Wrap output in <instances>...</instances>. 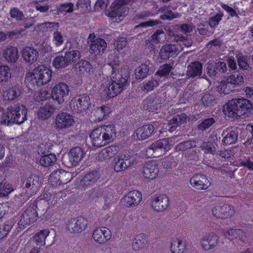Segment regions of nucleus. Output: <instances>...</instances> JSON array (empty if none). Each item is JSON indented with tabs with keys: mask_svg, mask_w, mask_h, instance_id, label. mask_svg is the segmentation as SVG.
<instances>
[{
	"mask_svg": "<svg viewBox=\"0 0 253 253\" xmlns=\"http://www.w3.org/2000/svg\"><path fill=\"white\" fill-rule=\"evenodd\" d=\"M110 65L112 68L110 78L107 79L102 84L101 88L107 97L112 98L119 94L124 90L127 83V75L126 71L123 74L122 69L116 73L117 67L119 65L118 59L110 63Z\"/></svg>",
	"mask_w": 253,
	"mask_h": 253,
	"instance_id": "1",
	"label": "nucleus"
},
{
	"mask_svg": "<svg viewBox=\"0 0 253 253\" xmlns=\"http://www.w3.org/2000/svg\"><path fill=\"white\" fill-rule=\"evenodd\" d=\"M225 115L236 118L253 113V105L248 99L243 97L233 99L226 103L223 109Z\"/></svg>",
	"mask_w": 253,
	"mask_h": 253,
	"instance_id": "2",
	"label": "nucleus"
},
{
	"mask_svg": "<svg viewBox=\"0 0 253 253\" xmlns=\"http://www.w3.org/2000/svg\"><path fill=\"white\" fill-rule=\"evenodd\" d=\"M116 127L114 125H103L90 133L91 142L94 147H101L113 142L116 138Z\"/></svg>",
	"mask_w": 253,
	"mask_h": 253,
	"instance_id": "3",
	"label": "nucleus"
},
{
	"mask_svg": "<svg viewBox=\"0 0 253 253\" xmlns=\"http://www.w3.org/2000/svg\"><path fill=\"white\" fill-rule=\"evenodd\" d=\"M131 0H116L111 4L110 10L106 15L113 22H119L128 12L125 5L130 3Z\"/></svg>",
	"mask_w": 253,
	"mask_h": 253,
	"instance_id": "4",
	"label": "nucleus"
},
{
	"mask_svg": "<svg viewBox=\"0 0 253 253\" xmlns=\"http://www.w3.org/2000/svg\"><path fill=\"white\" fill-rule=\"evenodd\" d=\"M173 139H175V137L167 138L155 141L146 149V155L157 158L165 154L170 149Z\"/></svg>",
	"mask_w": 253,
	"mask_h": 253,
	"instance_id": "5",
	"label": "nucleus"
},
{
	"mask_svg": "<svg viewBox=\"0 0 253 253\" xmlns=\"http://www.w3.org/2000/svg\"><path fill=\"white\" fill-rule=\"evenodd\" d=\"M24 188L20 195L22 201H27L31 196L35 194L41 185L39 176L34 175L28 177L24 182Z\"/></svg>",
	"mask_w": 253,
	"mask_h": 253,
	"instance_id": "6",
	"label": "nucleus"
},
{
	"mask_svg": "<svg viewBox=\"0 0 253 253\" xmlns=\"http://www.w3.org/2000/svg\"><path fill=\"white\" fill-rule=\"evenodd\" d=\"M37 209V206L35 204H32L26 208L17 223L19 229H22L26 225L33 223L37 220L38 214Z\"/></svg>",
	"mask_w": 253,
	"mask_h": 253,
	"instance_id": "7",
	"label": "nucleus"
},
{
	"mask_svg": "<svg viewBox=\"0 0 253 253\" xmlns=\"http://www.w3.org/2000/svg\"><path fill=\"white\" fill-rule=\"evenodd\" d=\"M29 74L38 86L46 84L51 78V71L42 65L37 67Z\"/></svg>",
	"mask_w": 253,
	"mask_h": 253,
	"instance_id": "8",
	"label": "nucleus"
},
{
	"mask_svg": "<svg viewBox=\"0 0 253 253\" xmlns=\"http://www.w3.org/2000/svg\"><path fill=\"white\" fill-rule=\"evenodd\" d=\"M90 106V98L85 94L74 97L70 102V107L73 113L86 111Z\"/></svg>",
	"mask_w": 253,
	"mask_h": 253,
	"instance_id": "9",
	"label": "nucleus"
},
{
	"mask_svg": "<svg viewBox=\"0 0 253 253\" xmlns=\"http://www.w3.org/2000/svg\"><path fill=\"white\" fill-rule=\"evenodd\" d=\"M87 43L89 44V52L95 56L103 53L107 47L105 40L101 38H96L94 33H91L88 37Z\"/></svg>",
	"mask_w": 253,
	"mask_h": 253,
	"instance_id": "10",
	"label": "nucleus"
},
{
	"mask_svg": "<svg viewBox=\"0 0 253 253\" xmlns=\"http://www.w3.org/2000/svg\"><path fill=\"white\" fill-rule=\"evenodd\" d=\"M87 220L82 216L72 218L67 222L66 229L70 233H81L85 230Z\"/></svg>",
	"mask_w": 253,
	"mask_h": 253,
	"instance_id": "11",
	"label": "nucleus"
},
{
	"mask_svg": "<svg viewBox=\"0 0 253 253\" xmlns=\"http://www.w3.org/2000/svg\"><path fill=\"white\" fill-rule=\"evenodd\" d=\"M219 243V237L214 233H210L202 236L199 241L201 248L205 251L215 248Z\"/></svg>",
	"mask_w": 253,
	"mask_h": 253,
	"instance_id": "12",
	"label": "nucleus"
},
{
	"mask_svg": "<svg viewBox=\"0 0 253 253\" xmlns=\"http://www.w3.org/2000/svg\"><path fill=\"white\" fill-rule=\"evenodd\" d=\"M169 206V200L166 195H155L151 198L150 207L156 212H163L167 210Z\"/></svg>",
	"mask_w": 253,
	"mask_h": 253,
	"instance_id": "13",
	"label": "nucleus"
},
{
	"mask_svg": "<svg viewBox=\"0 0 253 253\" xmlns=\"http://www.w3.org/2000/svg\"><path fill=\"white\" fill-rule=\"evenodd\" d=\"M70 88L68 85L64 83H60L53 87L51 96L52 98L56 100L59 104H61L68 96Z\"/></svg>",
	"mask_w": 253,
	"mask_h": 253,
	"instance_id": "14",
	"label": "nucleus"
},
{
	"mask_svg": "<svg viewBox=\"0 0 253 253\" xmlns=\"http://www.w3.org/2000/svg\"><path fill=\"white\" fill-rule=\"evenodd\" d=\"M74 123L73 116L66 112H61L56 117L55 127L60 130L66 129L72 126Z\"/></svg>",
	"mask_w": 253,
	"mask_h": 253,
	"instance_id": "15",
	"label": "nucleus"
},
{
	"mask_svg": "<svg viewBox=\"0 0 253 253\" xmlns=\"http://www.w3.org/2000/svg\"><path fill=\"white\" fill-rule=\"evenodd\" d=\"M164 103L163 97L158 95H151L143 101L144 108L149 112L158 113Z\"/></svg>",
	"mask_w": 253,
	"mask_h": 253,
	"instance_id": "16",
	"label": "nucleus"
},
{
	"mask_svg": "<svg viewBox=\"0 0 253 253\" xmlns=\"http://www.w3.org/2000/svg\"><path fill=\"white\" fill-rule=\"evenodd\" d=\"M183 49L178 43L176 44H166L162 46L160 51V57L164 60H167L170 57L175 56Z\"/></svg>",
	"mask_w": 253,
	"mask_h": 253,
	"instance_id": "17",
	"label": "nucleus"
},
{
	"mask_svg": "<svg viewBox=\"0 0 253 253\" xmlns=\"http://www.w3.org/2000/svg\"><path fill=\"white\" fill-rule=\"evenodd\" d=\"M211 211L213 216L222 219L229 218L235 213L234 208L227 204L215 206L212 209Z\"/></svg>",
	"mask_w": 253,
	"mask_h": 253,
	"instance_id": "18",
	"label": "nucleus"
},
{
	"mask_svg": "<svg viewBox=\"0 0 253 253\" xmlns=\"http://www.w3.org/2000/svg\"><path fill=\"white\" fill-rule=\"evenodd\" d=\"M191 185L197 190H207L211 185L210 181L204 174H197L193 175L190 179Z\"/></svg>",
	"mask_w": 253,
	"mask_h": 253,
	"instance_id": "19",
	"label": "nucleus"
},
{
	"mask_svg": "<svg viewBox=\"0 0 253 253\" xmlns=\"http://www.w3.org/2000/svg\"><path fill=\"white\" fill-rule=\"evenodd\" d=\"M159 169L155 161L147 163L142 168L141 173L143 177L149 180L155 179L158 175Z\"/></svg>",
	"mask_w": 253,
	"mask_h": 253,
	"instance_id": "20",
	"label": "nucleus"
},
{
	"mask_svg": "<svg viewBox=\"0 0 253 253\" xmlns=\"http://www.w3.org/2000/svg\"><path fill=\"white\" fill-rule=\"evenodd\" d=\"M9 108L12 118H14L13 121V124H17L20 125L27 120V109L23 105H15L9 106Z\"/></svg>",
	"mask_w": 253,
	"mask_h": 253,
	"instance_id": "21",
	"label": "nucleus"
},
{
	"mask_svg": "<svg viewBox=\"0 0 253 253\" xmlns=\"http://www.w3.org/2000/svg\"><path fill=\"white\" fill-rule=\"evenodd\" d=\"M100 178V174L97 170H92L86 173L81 179L80 186L86 189L92 186Z\"/></svg>",
	"mask_w": 253,
	"mask_h": 253,
	"instance_id": "22",
	"label": "nucleus"
},
{
	"mask_svg": "<svg viewBox=\"0 0 253 253\" xmlns=\"http://www.w3.org/2000/svg\"><path fill=\"white\" fill-rule=\"evenodd\" d=\"M142 200V194L138 191L132 190L128 192L124 197V205L127 208L138 206Z\"/></svg>",
	"mask_w": 253,
	"mask_h": 253,
	"instance_id": "23",
	"label": "nucleus"
},
{
	"mask_svg": "<svg viewBox=\"0 0 253 253\" xmlns=\"http://www.w3.org/2000/svg\"><path fill=\"white\" fill-rule=\"evenodd\" d=\"M112 237L111 231L106 227L96 228L92 233L94 241L99 244L106 243Z\"/></svg>",
	"mask_w": 253,
	"mask_h": 253,
	"instance_id": "24",
	"label": "nucleus"
},
{
	"mask_svg": "<svg viewBox=\"0 0 253 253\" xmlns=\"http://www.w3.org/2000/svg\"><path fill=\"white\" fill-rule=\"evenodd\" d=\"M134 159L129 155H124L118 157L114 169L116 172H121L130 168L134 163Z\"/></svg>",
	"mask_w": 253,
	"mask_h": 253,
	"instance_id": "25",
	"label": "nucleus"
},
{
	"mask_svg": "<svg viewBox=\"0 0 253 253\" xmlns=\"http://www.w3.org/2000/svg\"><path fill=\"white\" fill-rule=\"evenodd\" d=\"M166 39L165 33L162 30H157L149 39L146 41V46L151 49H154L157 44L165 42Z\"/></svg>",
	"mask_w": 253,
	"mask_h": 253,
	"instance_id": "26",
	"label": "nucleus"
},
{
	"mask_svg": "<svg viewBox=\"0 0 253 253\" xmlns=\"http://www.w3.org/2000/svg\"><path fill=\"white\" fill-rule=\"evenodd\" d=\"M154 130V126L151 124L144 125L135 130L134 133V137L139 140L146 139L152 135Z\"/></svg>",
	"mask_w": 253,
	"mask_h": 253,
	"instance_id": "27",
	"label": "nucleus"
},
{
	"mask_svg": "<svg viewBox=\"0 0 253 253\" xmlns=\"http://www.w3.org/2000/svg\"><path fill=\"white\" fill-rule=\"evenodd\" d=\"M22 56L23 60L29 64H33L36 62L39 58L38 51L33 47L27 46L23 48Z\"/></svg>",
	"mask_w": 253,
	"mask_h": 253,
	"instance_id": "28",
	"label": "nucleus"
},
{
	"mask_svg": "<svg viewBox=\"0 0 253 253\" xmlns=\"http://www.w3.org/2000/svg\"><path fill=\"white\" fill-rule=\"evenodd\" d=\"M2 57L9 63H15L19 58V51L17 47L8 45L2 51Z\"/></svg>",
	"mask_w": 253,
	"mask_h": 253,
	"instance_id": "29",
	"label": "nucleus"
},
{
	"mask_svg": "<svg viewBox=\"0 0 253 253\" xmlns=\"http://www.w3.org/2000/svg\"><path fill=\"white\" fill-rule=\"evenodd\" d=\"M44 149H45V146L42 144L38 149V153L42 156L40 162L41 165L44 167H48L56 161V157L54 154H46L45 152L43 151Z\"/></svg>",
	"mask_w": 253,
	"mask_h": 253,
	"instance_id": "30",
	"label": "nucleus"
},
{
	"mask_svg": "<svg viewBox=\"0 0 253 253\" xmlns=\"http://www.w3.org/2000/svg\"><path fill=\"white\" fill-rule=\"evenodd\" d=\"M120 148L116 145H110L101 150L98 153V158L100 161L109 160L117 155Z\"/></svg>",
	"mask_w": 253,
	"mask_h": 253,
	"instance_id": "31",
	"label": "nucleus"
},
{
	"mask_svg": "<svg viewBox=\"0 0 253 253\" xmlns=\"http://www.w3.org/2000/svg\"><path fill=\"white\" fill-rule=\"evenodd\" d=\"M83 155V151L81 147H76L71 149L68 153V167L77 166L81 161Z\"/></svg>",
	"mask_w": 253,
	"mask_h": 253,
	"instance_id": "32",
	"label": "nucleus"
},
{
	"mask_svg": "<svg viewBox=\"0 0 253 253\" xmlns=\"http://www.w3.org/2000/svg\"><path fill=\"white\" fill-rule=\"evenodd\" d=\"M22 91V88L19 85H11L8 89L3 91V97L4 100H14L21 95Z\"/></svg>",
	"mask_w": 253,
	"mask_h": 253,
	"instance_id": "33",
	"label": "nucleus"
},
{
	"mask_svg": "<svg viewBox=\"0 0 253 253\" xmlns=\"http://www.w3.org/2000/svg\"><path fill=\"white\" fill-rule=\"evenodd\" d=\"M187 68L186 75L188 77L194 78L202 75L203 65L199 61L191 63Z\"/></svg>",
	"mask_w": 253,
	"mask_h": 253,
	"instance_id": "34",
	"label": "nucleus"
},
{
	"mask_svg": "<svg viewBox=\"0 0 253 253\" xmlns=\"http://www.w3.org/2000/svg\"><path fill=\"white\" fill-rule=\"evenodd\" d=\"M222 144L224 146L231 145L236 142L238 133L232 130H224L222 132Z\"/></svg>",
	"mask_w": 253,
	"mask_h": 253,
	"instance_id": "35",
	"label": "nucleus"
},
{
	"mask_svg": "<svg viewBox=\"0 0 253 253\" xmlns=\"http://www.w3.org/2000/svg\"><path fill=\"white\" fill-rule=\"evenodd\" d=\"M147 239L145 234L140 233L137 235L132 243V248L135 252L143 249L147 244Z\"/></svg>",
	"mask_w": 253,
	"mask_h": 253,
	"instance_id": "36",
	"label": "nucleus"
},
{
	"mask_svg": "<svg viewBox=\"0 0 253 253\" xmlns=\"http://www.w3.org/2000/svg\"><path fill=\"white\" fill-rule=\"evenodd\" d=\"M111 113V109L108 106H102L97 108L94 113V121L100 122L104 120Z\"/></svg>",
	"mask_w": 253,
	"mask_h": 253,
	"instance_id": "37",
	"label": "nucleus"
},
{
	"mask_svg": "<svg viewBox=\"0 0 253 253\" xmlns=\"http://www.w3.org/2000/svg\"><path fill=\"white\" fill-rule=\"evenodd\" d=\"M55 111V108L49 104H45L40 108L38 113V117L44 120L49 118Z\"/></svg>",
	"mask_w": 253,
	"mask_h": 253,
	"instance_id": "38",
	"label": "nucleus"
},
{
	"mask_svg": "<svg viewBox=\"0 0 253 253\" xmlns=\"http://www.w3.org/2000/svg\"><path fill=\"white\" fill-rule=\"evenodd\" d=\"M149 69V64L143 63L140 65L134 71L136 79L142 80L146 78L148 75Z\"/></svg>",
	"mask_w": 253,
	"mask_h": 253,
	"instance_id": "39",
	"label": "nucleus"
},
{
	"mask_svg": "<svg viewBox=\"0 0 253 253\" xmlns=\"http://www.w3.org/2000/svg\"><path fill=\"white\" fill-rule=\"evenodd\" d=\"M50 231L49 229L42 230L37 233L34 236V240L37 245L43 246L45 244V239L49 235Z\"/></svg>",
	"mask_w": 253,
	"mask_h": 253,
	"instance_id": "40",
	"label": "nucleus"
},
{
	"mask_svg": "<svg viewBox=\"0 0 253 253\" xmlns=\"http://www.w3.org/2000/svg\"><path fill=\"white\" fill-rule=\"evenodd\" d=\"M9 107L4 110L0 117V123L1 124L11 125L13 124V121L15 120L14 118H12Z\"/></svg>",
	"mask_w": 253,
	"mask_h": 253,
	"instance_id": "41",
	"label": "nucleus"
},
{
	"mask_svg": "<svg viewBox=\"0 0 253 253\" xmlns=\"http://www.w3.org/2000/svg\"><path fill=\"white\" fill-rule=\"evenodd\" d=\"M185 248V245L180 239L176 238L171 243L170 251L171 253H183Z\"/></svg>",
	"mask_w": 253,
	"mask_h": 253,
	"instance_id": "42",
	"label": "nucleus"
},
{
	"mask_svg": "<svg viewBox=\"0 0 253 253\" xmlns=\"http://www.w3.org/2000/svg\"><path fill=\"white\" fill-rule=\"evenodd\" d=\"M64 56L69 65L72 63H75L81 58V52L77 50H72L66 52Z\"/></svg>",
	"mask_w": 253,
	"mask_h": 253,
	"instance_id": "43",
	"label": "nucleus"
},
{
	"mask_svg": "<svg viewBox=\"0 0 253 253\" xmlns=\"http://www.w3.org/2000/svg\"><path fill=\"white\" fill-rule=\"evenodd\" d=\"M78 66L80 71L83 73L86 72L88 74H93L95 70V68L86 60H82L79 61Z\"/></svg>",
	"mask_w": 253,
	"mask_h": 253,
	"instance_id": "44",
	"label": "nucleus"
},
{
	"mask_svg": "<svg viewBox=\"0 0 253 253\" xmlns=\"http://www.w3.org/2000/svg\"><path fill=\"white\" fill-rule=\"evenodd\" d=\"M158 85L159 81L153 78L147 82L143 83L142 85L141 86V89L144 92L147 93L153 90Z\"/></svg>",
	"mask_w": 253,
	"mask_h": 253,
	"instance_id": "45",
	"label": "nucleus"
},
{
	"mask_svg": "<svg viewBox=\"0 0 253 253\" xmlns=\"http://www.w3.org/2000/svg\"><path fill=\"white\" fill-rule=\"evenodd\" d=\"M11 77V73L9 67L4 65L0 66V82H6Z\"/></svg>",
	"mask_w": 253,
	"mask_h": 253,
	"instance_id": "46",
	"label": "nucleus"
},
{
	"mask_svg": "<svg viewBox=\"0 0 253 253\" xmlns=\"http://www.w3.org/2000/svg\"><path fill=\"white\" fill-rule=\"evenodd\" d=\"M53 65L56 69L65 68L68 66V62L64 56L58 55L55 57L53 61Z\"/></svg>",
	"mask_w": 253,
	"mask_h": 253,
	"instance_id": "47",
	"label": "nucleus"
},
{
	"mask_svg": "<svg viewBox=\"0 0 253 253\" xmlns=\"http://www.w3.org/2000/svg\"><path fill=\"white\" fill-rule=\"evenodd\" d=\"M227 83L237 85L243 82V77L239 72H235L227 79Z\"/></svg>",
	"mask_w": 253,
	"mask_h": 253,
	"instance_id": "48",
	"label": "nucleus"
},
{
	"mask_svg": "<svg viewBox=\"0 0 253 253\" xmlns=\"http://www.w3.org/2000/svg\"><path fill=\"white\" fill-rule=\"evenodd\" d=\"M60 169L53 171L50 175L49 182L51 185L57 186L60 185Z\"/></svg>",
	"mask_w": 253,
	"mask_h": 253,
	"instance_id": "49",
	"label": "nucleus"
},
{
	"mask_svg": "<svg viewBox=\"0 0 253 253\" xmlns=\"http://www.w3.org/2000/svg\"><path fill=\"white\" fill-rule=\"evenodd\" d=\"M196 146V142L193 141H186L176 145L175 150L176 151H184Z\"/></svg>",
	"mask_w": 253,
	"mask_h": 253,
	"instance_id": "50",
	"label": "nucleus"
},
{
	"mask_svg": "<svg viewBox=\"0 0 253 253\" xmlns=\"http://www.w3.org/2000/svg\"><path fill=\"white\" fill-rule=\"evenodd\" d=\"M13 186L8 183H0V197H5L14 190Z\"/></svg>",
	"mask_w": 253,
	"mask_h": 253,
	"instance_id": "51",
	"label": "nucleus"
},
{
	"mask_svg": "<svg viewBox=\"0 0 253 253\" xmlns=\"http://www.w3.org/2000/svg\"><path fill=\"white\" fill-rule=\"evenodd\" d=\"M214 101V97L209 93H204L201 99L202 104L205 107H210L212 105Z\"/></svg>",
	"mask_w": 253,
	"mask_h": 253,
	"instance_id": "52",
	"label": "nucleus"
},
{
	"mask_svg": "<svg viewBox=\"0 0 253 253\" xmlns=\"http://www.w3.org/2000/svg\"><path fill=\"white\" fill-rule=\"evenodd\" d=\"M12 221H8L7 223L0 225V239L6 237L13 227Z\"/></svg>",
	"mask_w": 253,
	"mask_h": 253,
	"instance_id": "53",
	"label": "nucleus"
},
{
	"mask_svg": "<svg viewBox=\"0 0 253 253\" xmlns=\"http://www.w3.org/2000/svg\"><path fill=\"white\" fill-rule=\"evenodd\" d=\"M64 42V39L61 32L56 30L52 34V42L57 47L61 45Z\"/></svg>",
	"mask_w": 253,
	"mask_h": 253,
	"instance_id": "54",
	"label": "nucleus"
},
{
	"mask_svg": "<svg viewBox=\"0 0 253 253\" xmlns=\"http://www.w3.org/2000/svg\"><path fill=\"white\" fill-rule=\"evenodd\" d=\"M223 16V13L220 12L210 18L209 19V24L210 26L213 28L218 25L219 22L221 20Z\"/></svg>",
	"mask_w": 253,
	"mask_h": 253,
	"instance_id": "55",
	"label": "nucleus"
},
{
	"mask_svg": "<svg viewBox=\"0 0 253 253\" xmlns=\"http://www.w3.org/2000/svg\"><path fill=\"white\" fill-rule=\"evenodd\" d=\"M50 94L49 92L45 90H41L39 92H37L35 95V99L38 101H43L44 100H46L47 98H49Z\"/></svg>",
	"mask_w": 253,
	"mask_h": 253,
	"instance_id": "56",
	"label": "nucleus"
},
{
	"mask_svg": "<svg viewBox=\"0 0 253 253\" xmlns=\"http://www.w3.org/2000/svg\"><path fill=\"white\" fill-rule=\"evenodd\" d=\"M214 123L215 120L212 118L205 119L198 126V128L202 130H206L209 128Z\"/></svg>",
	"mask_w": 253,
	"mask_h": 253,
	"instance_id": "57",
	"label": "nucleus"
},
{
	"mask_svg": "<svg viewBox=\"0 0 253 253\" xmlns=\"http://www.w3.org/2000/svg\"><path fill=\"white\" fill-rule=\"evenodd\" d=\"M60 185L66 184L69 182L72 179V174L70 172L66 171L60 169Z\"/></svg>",
	"mask_w": 253,
	"mask_h": 253,
	"instance_id": "58",
	"label": "nucleus"
},
{
	"mask_svg": "<svg viewBox=\"0 0 253 253\" xmlns=\"http://www.w3.org/2000/svg\"><path fill=\"white\" fill-rule=\"evenodd\" d=\"M115 44L116 49L118 51H120L126 47L127 40L125 38H120L116 41Z\"/></svg>",
	"mask_w": 253,
	"mask_h": 253,
	"instance_id": "59",
	"label": "nucleus"
},
{
	"mask_svg": "<svg viewBox=\"0 0 253 253\" xmlns=\"http://www.w3.org/2000/svg\"><path fill=\"white\" fill-rule=\"evenodd\" d=\"M180 14L178 12H173L171 10H168L167 12L160 16L162 20H171L173 19L179 17Z\"/></svg>",
	"mask_w": 253,
	"mask_h": 253,
	"instance_id": "60",
	"label": "nucleus"
},
{
	"mask_svg": "<svg viewBox=\"0 0 253 253\" xmlns=\"http://www.w3.org/2000/svg\"><path fill=\"white\" fill-rule=\"evenodd\" d=\"M238 63L239 67L243 70H247L250 68L247 58L243 55H239L238 57Z\"/></svg>",
	"mask_w": 253,
	"mask_h": 253,
	"instance_id": "61",
	"label": "nucleus"
},
{
	"mask_svg": "<svg viewBox=\"0 0 253 253\" xmlns=\"http://www.w3.org/2000/svg\"><path fill=\"white\" fill-rule=\"evenodd\" d=\"M172 69V66L169 64H166L158 70L157 74L161 77H164L169 74Z\"/></svg>",
	"mask_w": 253,
	"mask_h": 253,
	"instance_id": "62",
	"label": "nucleus"
},
{
	"mask_svg": "<svg viewBox=\"0 0 253 253\" xmlns=\"http://www.w3.org/2000/svg\"><path fill=\"white\" fill-rule=\"evenodd\" d=\"M77 7L81 12L86 11L90 7L89 0H78Z\"/></svg>",
	"mask_w": 253,
	"mask_h": 253,
	"instance_id": "63",
	"label": "nucleus"
},
{
	"mask_svg": "<svg viewBox=\"0 0 253 253\" xmlns=\"http://www.w3.org/2000/svg\"><path fill=\"white\" fill-rule=\"evenodd\" d=\"M206 71L210 77H215L217 74L215 64L212 62L209 61L207 64Z\"/></svg>",
	"mask_w": 253,
	"mask_h": 253,
	"instance_id": "64",
	"label": "nucleus"
}]
</instances>
